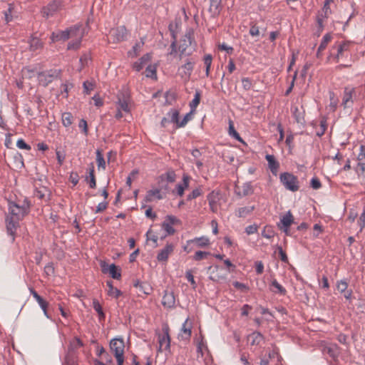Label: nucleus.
Wrapping results in <instances>:
<instances>
[{
	"mask_svg": "<svg viewBox=\"0 0 365 365\" xmlns=\"http://www.w3.org/2000/svg\"><path fill=\"white\" fill-rule=\"evenodd\" d=\"M110 349L116 359L118 365H123L124 362L125 344L122 338L113 339L110 342Z\"/></svg>",
	"mask_w": 365,
	"mask_h": 365,
	"instance_id": "nucleus-1",
	"label": "nucleus"
},
{
	"mask_svg": "<svg viewBox=\"0 0 365 365\" xmlns=\"http://www.w3.org/2000/svg\"><path fill=\"white\" fill-rule=\"evenodd\" d=\"M349 43L343 42L332 46L329 58H334L339 62L343 58L349 56Z\"/></svg>",
	"mask_w": 365,
	"mask_h": 365,
	"instance_id": "nucleus-2",
	"label": "nucleus"
},
{
	"mask_svg": "<svg viewBox=\"0 0 365 365\" xmlns=\"http://www.w3.org/2000/svg\"><path fill=\"white\" fill-rule=\"evenodd\" d=\"M280 182L284 187L292 192H296L299 189L298 178L292 173H283L279 176Z\"/></svg>",
	"mask_w": 365,
	"mask_h": 365,
	"instance_id": "nucleus-3",
	"label": "nucleus"
},
{
	"mask_svg": "<svg viewBox=\"0 0 365 365\" xmlns=\"http://www.w3.org/2000/svg\"><path fill=\"white\" fill-rule=\"evenodd\" d=\"M63 7V0H52L41 9V13L43 17L48 19L53 16L58 11L61 10Z\"/></svg>",
	"mask_w": 365,
	"mask_h": 365,
	"instance_id": "nucleus-4",
	"label": "nucleus"
},
{
	"mask_svg": "<svg viewBox=\"0 0 365 365\" xmlns=\"http://www.w3.org/2000/svg\"><path fill=\"white\" fill-rule=\"evenodd\" d=\"M61 71L60 69H51L43 71L38 75V81L43 86H47L54 80L60 78Z\"/></svg>",
	"mask_w": 365,
	"mask_h": 365,
	"instance_id": "nucleus-5",
	"label": "nucleus"
},
{
	"mask_svg": "<svg viewBox=\"0 0 365 365\" xmlns=\"http://www.w3.org/2000/svg\"><path fill=\"white\" fill-rule=\"evenodd\" d=\"M81 26H74L64 31H59L58 32H53L51 36L52 42L58 41L61 40L66 41L69 38H73L76 34V31L79 30Z\"/></svg>",
	"mask_w": 365,
	"mask_h": 365,
	"instance_id": "nucleus-6",
	"label": "nucleus"
},
{
	"mask_svg": "<svg viewBox=\"0 0 365 365\" xmlns=\"http://www.w3.org/2000/svg\"><path fill=\"white\" fill-rule=\"evenodd\" d=\"M158 349L159 352L169 350L170 347V338L169 335V328L168 326L163 327V333H158Z\"/></svg>",
	"mask_w": 365,
	"mask_h": 365,
	"instance_id": "nucleus-7",
	"label": "nucleus"
},
{
	"mask_svg": "<svg viewBox=\"0 0 365 365\" xmlns=\"http://www.w3.org/2000/svg\"><path fill=\"white\" fill-rule=\"evenodd\" d=\"M294 222V217L290 211L287 212L281 217L278 227L282 230L287 235H290L289 227Z\"/></svg>",
	"mask_w": 365,
	"mask_h": 365,
	"instance_id": "nucleus-8",
	"label": "nucleus"
},
{
	"mask_svg": "<svg viewBox=\"0 0 365 365\" xmlns=\"http://www.w3.org/2000/svg\"><path fill=\"white\" fill-rule=\"evenodd\" d=\"M221 197L222 195L220 190H212L207 195V199L209 202L210 210L212 212H217L218 208L220 205V201L221 200Z\"/></svg>",
	"mask_w": 365,
	"mask_h": 365,
	"instance_id": "nucleus-9",
	"label": "nucleus"
},
{
	"mask_svg": "<svg viewBox=\"0 0 365 365\" xmlns=\"http://www.w3.org/2000/svg\"><path fill=\"white\" fill-rule=\"evenodd\" d=\"M9 217L21 220L27 212L26 208L19 206L15 202H10L9 204Z\"/></svg>",
	"mask_w": 365,
	"mask_h": 365,
	"instance_id": "nucleus-10",
	"label": "nucleus"
},
{
	"mask_svg": "<svg viewBox=\"0 0 365 365\" xmlns=\"http://www.w3.org/2000/svg\"><path fill=\"white\" fill-rule=\"evenodd\" d=\"M179 222L180 220L176 217L173 215L166 216L164 222L162 223V228L166 232V235L164 236V237L167 235H173L175 232V229L173 228V225ZM162 238H163V237Z\"/></svg>",
	"mask_w": 365,
	"mask_h": 365,
	"instance_id": "nucleus-11",
	"label": "nucleus"
},
{
	"mask_svg": "<svg viewBox=\"0 0 365 365\" xmlns=\"http://www.w3.org/2000/svg\"><path fill=\"white\" fill-rule=\"evenodd\" d=\"M175 245L172 243H167L165 246L161 249L158 255L157 260L160 262L166 263L170 255L174 252Z\"/></svg>",
	"mask_w": 365,
	"mask_h": 365,
	"instance_id": "nucleus-12",
	"label": "nucleus"
},
{
	"mask_svg": "<svg viewBox=\"0 0 365 365\" xmlns=\"http://www.w3.org/2000/svg\"><path fill=\"white\" fill-rule=\"evenodd\" d=\"M192 323L187 318L182 325L180 333L178 334V339L182 341H189L192 334Z\"/></svg>",
	"mask_w": 365,
	"mask_h": 365,
	"instance_id": "nucleus-13",
	"label": "nucleus"
},
{
	"mask_svg": "<svg viewBox=\"0 0 365 365\" xmlns=\"http://www.w3.org/2000/svg\"><path fill=\"white\" fill-rule=\"evenodd\" d=\"M195 64V61L193 58L187 59L186 63L182 65L180 68V73L182 78L189 79L192 71Z\"/></svg>",
	"mask_w": 365,
	"mask_h": 365,
	"instance_id": "nucleus-14",
	"label": "nucleus"
},
{
	"mask_svg": "<svg viewBox=\"0 0 365 365\" xmlns=\"http://www.w3.org/2000/svg\"><path fill=\"white\" fill-rule=\"evenodd\" d=\"M337 290L344 295V297L350 300L352 297V290L347 289L348 282L346 279H341L336 282V284Z\"/></svg>",
	"mask_w": 365,
	"mask_h": 365,
	"instance_id": "nucleus-15",
	"label": "nucleus"
},
{
	"mask_svg": "<svg viewBox=\"0 0 365 365\" xmlns=\"http://www.w3.org/2000/svg\"><path fill=\"white\" fill-rule=\"evenodd\" d=\"M20 220L11 218L8 217L6 218V230L7 233L11 237V241L14 240L15 234L19 227V222Z\"/></svg>",
	"mask_w": 365,
	"mask_h": 365,
	"instance_id": "nucleus-16",
	"label": "nucleus"
},
{
	"mask_svg": "<svg viewBox=\"0 0 365 365\" xmlns=\"http://www.w3.org/2000/svg\"><path fill=\"white\" fill-rule=\"evenodd\" d=\"M354 93H355V90L354 88H351V87L345 88L344 91L343 99H342V105L345 108L349 107L353 104V103H354L353 95L354 94Z\"/></svg>",
	"mask_w": 365,
	"mask_h": 365,
	"instance_id": "nucleus-17",
	"label": "nucleus"
},
{
	"mask_svg": "<svg viewBox=\"0 0 365 365\" xmlns=\"http://www.w3.org/2000/svg\"><path fill=\"white\" fill-rule=\"evenodd\" d=\"M162 304L164 307L171 309L175 307V297L172 292L165 291L162 299Z\"/></svg>",
	"mask_w": 365,
	"mask_h": 365,
	"instance_id": "nucleus-18",
	"label": "nucleus"
},
{
	"mask_svg": "<svg viewBox=\"0 0 365 365\" xmlns=\"http://www.w3.org/2000/svg\"><path fill=\"white\" fill-rule=\"evenodd\" d=\"M102 270L103 272H108L110 277L115 279H119L121 277L120 269L115 264L103 265Z\"/></svg>",
	"mask_w": 365,
	"mask_h": 365,
	"instance_id": "nucleus-19",
	"label": "nucleus"
},
{
	"mask_svg": "<svg viewBox=\"0 0 365 365\" xmlns=\"http://www.w3.org/2000/svg\"><path fill=\"white\" fill-rule=\"evenodd\" d=\"M83 36V31L81 28V26L79 28V30L76 31V34L74 35L73 38H75V40L71 41L68 44V49L69 50H76L80 47L81 39Z\"/></svg>",
	"mask_w": 365,
	"mask_h": 365,
	"instance_id": "nucleus-20",
	"label": "nucleus"
},
{
	"mask_svg": "<svg viewBox=\"0 0 365 365\" xmlns=\"http://www.w3.org/2000/svg\"><path fill=\"white\" fill-rule=\"evenodd\" d=\"M322 351L333 359L336 358L339 354V347L336 344H327L323 347Z\"/></svg>",
	"mask_w": 365,
	"mask_h": 365,
	"instance_id": "nucleus-21",
	"label": "nucleus"
},
{
	"mask_svg": "<svg viewBox=\"0 0 365 365\" xmlns=\"http://www.w3.org/2000/svg\"><path fill=\"white\" fill-rule=\"evenodd\" d=\"M151 61V56L150 53H146L142 56L138 61L133 64V68L136 71H140L143 68L144 66L149 65L148 63Z\"/></svg>",
	"mask_w": 365,
	"mask_h": 365,
	"instance_id": "nucleus-22",
	"label": "nucleus"
},
{
	"mask_svg": "<svg viewBox=\"0 0 365 365\" xmlns=\"http://www.w3.org/2000/svg\"><path fill=\"white\" fill-rule=\"evenodd\" d=\"M190 177L187 175H184L182 177V182L178 184L176 186L177 193L179 196H182L184 191L189 186Z\"/></svg>",
	"mask_w": 365,
	"mask_h": 365,
	"instance_id": "nucleus-23",
	"label": "nucleus"
},
{
	"mask_svg": "<svg viewBox=\"0 0 365 365\" xmlns=\"http://www.w3.org/2000/svg\"><path fill=\"white\" fill-rule=\"evenodd\" d=\"M263 336L261 333L255 331L248 336V341L251 346L259 345L263 341Z\"/></svg>",
	"mask_w": 365,
	"mask_h": 365,
	"instance_id": "nucleus-24",
	"label": "nucleus"
},
{
	"mask_svg": "<svg viewBox=\"0 0 365 365\" xmlns=\"http://www.w3.org/2000/svg\"><path fill=\"white\" fill-rule=\"evenodd\" d=\"M265 158L268 163V165H269L270 170L272 171V173L273 174L276 175L277 173V170L279 169V163L275 160L274 156L272 155L268 154L265 156Z\"/></svg>",
	"mask_w": 365,
	"mask_h": 365,
	"instance_id": "nucleus-25",
	"label": "nucleus"
},
{
	"mask_svg": "<svg viewBox=\"0 0 365 365\" xmlns=\"http://www.w3.org/2000/svg\"><path fill=\"white\" fill-rule=\"evenodd\" d=\"M197 351L200 353L202 356L206 351H208L207 346L204 337L202 334L200 335L198 338H197Z\"/></svg>",
	"mask_w": 365,
	"mask_h": 365,
	"instance_id": "nucleus-26",
	"label": "nucleus"
},
{
	"mask_svg": "<svg viewBox=\"0 0 365 365\" xmlns=\"http://www.w3.org/2000/svg\"><path fill=\"white\" fill-rule=\"evenodd\" d=\"M179 114H180V112L178 109L172 108L170 110V111L166 115L167 117L168 118V119L170 120V121L171 123H173L175 124V127L177 128H178V123H180Z\"/></svg>",
	"mask_w": 365,
	"mask_h": 365,
	"instance_id": "nucleus-27",
	"label": "nucleus"
},
{
	"mask_svg": "<svg viewBox=\"0 0 365 365\" xmlns=\"http://www.w3.org/2000/svg\"><path fill=\"white\" fill-rule=\"evenodd\" d=\"M163 198V196L161 195L160 190L159 189H154L150 190L148 191L146 196H145V200L147 202H151L154 200L155 199L160 200Z\"/></svg>",
	"mask_w": 365,
	"mask_h": 365,
	"instance_id": "nucleus-28",
	"label": "nucleus"
},
{
	"mask_svg": "<svg viewBox=\"0 0 365 365\" xmlns=\"http://www.w3.org/2000/svg\"><path fill=\"white\" fill-rule=\"evenodd\" d=\"M106 284L108 287V289L107 290V294L110 297L117 299L121 295L122 292H120V290H119L116 287H114L113 286V282L111 281H108Z\"/></svg>",
	"mask_w": 365,
	"mask_h": 365,
	"instance_id": "nucleus-29",
	"label": "nucleus"
},
{
	"mask_svg": "<svg viewBox=\"0 0 365 365\" xmlns=\"http://www.w3.org/2000/svg\"><path fill=\"white\" fill-rule=\"evenodd\" d=\"M255 210L254 206H247V207H240L236 210L235 215L238 217H245L250 214L252 213V212Z\"/></svg>",
	"mask_w": 365,
	"mask_h": 365,
	"instance_id": "nucleus-30",
	"label": "nucleus"
},
{
	"mask_svg": "<svg viewBox=\"0 0 365 365\" xmlns=\"http://www.w3.org/2000/svg\"><path fill=\"white\" fill-rule=\"evenodd\" d=\"M182 43H181L179 46V51L180 52V57L184 55L186 52V49L191 44V37L190 35H185L183 39L182 40Z\"/></svg>",
	"mask_w": 365,
	"mask_h": 365,
	"instance_id": "nucleus-31",
	"label": "nucleus"
},
{
	"mask_svg": "<svg viewBox=\"0 0 365 365\" xmlns=\"http://www.w3.org/2000/svg\"><path fill=\"white\" fill-rule=\"evenodd\" d=\"M192 242H195L200 247H204L209 245L210 240L207 237H200L187 241V245Z\"/></svg>",
	"mask_w": 365,
	"mask_h": 365,
	"instance_id": "nucleus-32",
	"label": "nucleus"
},
{
	"mask_svg": "<svg viewBox=\"0 0 365 365\" xmlns=\"http://www.w3.org/2000/svg\"><path fill=\"white\" fill-rule=\"evenodd\" d=\"M271 290L277 294H280L281 295H285L287 291L285 288H284L276 279L272 280L271 283Z\"/></svg>",
	"mask_w": 365,
	"mask_h": 365,
	"instance_id": "nucleus-33",
	"label": "nucleus"
},
{
	"mask_svg": "<svg viewBox=\"0 0 365 365\" xmlns=\"http://www.w3.org/2000/svg\"><path fill=\"white\" fill-rule=\"evenodd\" d=\"M135 287L138 288L140 292L144 293L146 295H149L151 294L153 288L152 287L145 282H139L135 284Z\"/></svg>",
	"mask_w": 365,
	"mask_h": 365,
	"instance_id": "nucleus-34",
	"label": "nucleus"
},
{
	"mask_svg": "<svg viewBox=\"0 0 365 365\" xmlns=\"http://www.w3.org/2000/svg\"><path fill=\"white\" fill-rule=\"evenodd\" d=\"M29 291L41 308H44L46 306H48V303L45 301L33 288H29Z\"/></svg>",
	"mask_w": 365,
	"mask_h": 365,
	"instance_id": "nucleus-35",
	"label": "nucleus"
},
{
	"mask_svg": "<svg viewBox=\"0 0 365 365\" xmlns=\"http://www.w3.org/2000/svg\"><path fill=\"white\" fill-rule=\"evenodd\" d=\"M93 307L94 310L98 313L99 320H103L105 319V314L103 311V308L97 299L93 300Z\"/></svg>",
	"mask_w": 365,
	"mask_h": 365,
	"instance_id": "nucleus-36",
	"label": "nucleus"
},
{
	"mask_svg": "<svg viewBox=\"0 0 365 365\" xmlns=\"http://www.w3.org/2000/svg\"><path fill=\"white\" fill-rule=\"evenodd\" d=\"M30 48L32 51H36L40 49L43 46V43L41 40L36 37H33L29 41Z\"/></svg>",
	"mask_w": 365,
	"mask_h": 365,
	"instance_id": "nucleus-37",
	"label": "nucleus"
},
{
	"mask_svg": "<svg viewBox=\"0 0 365 365\" xmlns=\"http://www.w3.org/2000/svg\"><path fill=\"white\" fill-rule=\"evenodd\" d=\"M200 91H196L194 96V98L192 101L190 103V107L191 110V113H194L196 110V108L200 103Z\"/></svg>",
	"mask_w": 365,
	"mask_h": 365,
	"instance_id": "nucleus-38",
	"label": "nucleus"
},
{
	"mask_svg": "<svg viewBox=\"0 0 365 365\" xmlns=\"http://www.w3.org/2000/svg\"><path fill=\"white\" fill-rule=\"evenodd\" d=\"M229 135L235 138V140L243 142L242 138L240 137V134L236 131L235 129L234 125L232 121L230 120L229 122V130H228Z\"/></svg>",
	"mask_w": 365,
	"mask_h": 365,
	"instance_id": "nucleus-39",
	"label": "nucleus"
},
{
	"mask_svg": "<svg viewBox=\"0 0 365 365\" xmlns=\"http://www.w3.org/2000/svg\"><path fill=\"white\" fill-rule=\"evenodd\" d=\"M96 162L98 169H106V160L101 150H96Z\"/></svg>",
	"mask_w": 365,
	"mask_h": 365,
	"instance_id": "nucleus-40",
	"label": "nucleus"
},
{
	"mask_svg": "<svg viewBox=\"0 0 365 365\" xmlns=\"http://www.w3.org/2000/svg\"><path fill=\"white\" fill-rule=\"evenodd\" d=\"M88 180L89 187L91 188H95L96 187V181L94 175V166L91 164V167L89 170V176L86 178Z\"/></svg>",
	"mask_w": 365,
	"mask_h": 365,
	"instance_id": "nucleus-41",
	"label": "nucleus"
},
{
	"mask_svg": "<svg viewBox=\"0 0 365 365\" xmlns=\"http://www.w3.org/2000/svg\"><path fill=\"white\" fill-rule=\"evenodd\" d=\"M204 63H205V74H206V76H209L210 75V67H211V65H212V55L210 54H207L204 56Z\"/></svg>",
	"mask_w": 365,
	"mask_h": 365,
	"instance_id": "nucleus-42",
	"label": "nucleus"
},
{
	"mask_svg": "<svg viewBox=\"0 0 365 365\" xmlns=\"http://www.w3.org/2000/svg\"><path fill=\"white\" fill-rule=\"evenodd\" d=\"M73 123V115L71 113H63L62 114V123L65 127H69Z\"/></svg>",
	"mask_w": 365,
	"mask_h": 365,
	"instance_id": "nucleus-43",
	"label": "nucleus"
},
{
	"mask_svg": "<svg viewBox=\"0 0 365 365\" xmlns=\"http://www.w3.org/2000/svg\"><path fill=\"white\" fill-rule=\"evenodd\" d=\"M145 76L148 78H156V67L153 65L149 64L146 66Z\"/></svg>",
	"mask_w": 365,
	"mask_h": 365,
	"instance_id": "nucleus-44",
	"label": "nucleus"
},
{
	"mask_svg": "<svg viewBox=\"0 0 365 365\" xmlns=\"http://www.w3.org/2000/svg\"><path fill=\"white\" fill-rule=\"evenodd\" d=\"M263 237L272 239L274 236V232L271 226H265L262 232Z\"/></svg>",
	"mask_w": 365,
	"mask_h": 365,
	"instance_id": "nucleus-45",
	"label": "nucleus"
},
{
	"mask_svg": "<svg viewBox=\"0 0 365 365\" xmlns=\"http://www.w3.org/2000/svg\"><path fill=\"white\" fill-rule=\"evenodd\" d=\"M113 33L116 36V40L119 41L123 40L126 35V29L125 27L121 26L114 30Z\"/></svg>",
	"mask_w": 365,
	"mask_h": 365,
	"instance_id": "nucleus-46",
	"label": "nucleus"
},
{
	"mask_svg": "<svg viewBox=\"0 0 365 365\" xmlns=\"http://www.w3.org/2000/svg\"><path fill=\"white\" fill-rule=\"evenodd\" d=\"M355 171L359 178L365 179V163H358L355 168Z\"/></svg>",
	"mask_w": 365,
	"mask_h": 365,
	"instance_id": "nucleus-47",
	"label": "nucleus"
},
{
	"mask_svg": "<svg viewBox=\"0 0 365 365\" xmlns=\"http://www.w3.org/2000/svg\"><path fill=\"white\" fill-rule=\"evenodd\" d=\"M332 37L331 36V34H325L322 39V41L320 43V45H319V51H324L326 47L327 46L328 43L331 41Z\"/></svg>",
	"mask_w": 365,
	"mask_h": 365,
	"instance_id": "nucleus-48",
	"label": "nucleus"
},
{
	"mask_svg": "<svg viewBox=\"0 0 365 365\" xmlns=\"http://www.w3.org/2000/svg\"><path fill=\"white\" fill-rule=\"evenodd\" d=\"M292 114L298 123H304V116L297 107L292 108Z\"/></svg>",
	"mask_w": 365,
	"mask_h": 365,
	"instance_id": "nucleus-49",
	"label": "nucleus"
},
{
	"mask_svg": "<svg viewBox=\"0 0 365 365\" xmlns=\"http://www.w3.org/2000/svg\"><path fill=\"white\" fill-rule=\"evenodd\" d=\"M146 238H147V241H152L153 243V247H156L158 246V236H156L155 235H154L151 230V229H150L147 233H146Z\"/></svg>",
	"mask_w": 365,
	"mask_h": 365,
	"instance_id": "nucleus-50",
	"label": "nucleus"
},
{
	"mask_svg": "<svg viewBox=\"0 0 365 365\" xmlns=\"http://www.w3.org/2000/svg\"><path fill=\"white\" fill-rule=\"evenodd\" d=\"M48 193V190L46 187H42L40 188H38L34 192L35 197H38V199L43 200L45 198L46 194Z\"/></svg>",
	"mask_w": 365,
	"mask_h": 365,
	"instance_id": "nucleus-51",
	"label": "nucleus"
},
{
	"mask_svg": "<svg viewBox=\"0 0 365 365\" xmlns=\"http://www.w3.org/2000/svg\"><path fill=\"white\" fill-rule=\"evenodd\" d=\"M253 187L251 182H245L242 185V193L245 196L252 194Z\"/></svg>",
	"mask_w": 365,
	"mask_h": 365,
	"instance_id": "nucleus-52",
	"label": "nucleus"
},
{
	"mask_svg": "<svg viewBox=\"0 0 365 365\" xmlns=\"http://www.w3.org/2000/svg\"><path fill=\"white\" fill-rule=\"evenodd\" d=\"M83 92L86 94H89L91 91L94 89V83L91 81H84L83 83Z\"/></svg>",
	"mask_w": 365,
	"mask_h": 365,
	"instance_id": "nucleus-53",
	"label": "nucleus"
},
{
	"mask_svg": "<svg viewBox=\"0 0 365 365\" xmlns=\"http://www.w3.org/2000/svg\"><path fill=\"white\" fill-rule=\"evenodd\" d=\"M143 44V42L142 43H136L135 46H133L132 51H130L128 52V55L130 57H133V58L137 56V55H138L139 51L140 50Z\"/></svg>",
	"mask_w": 365,
	"mask_h": 365,
	"instance_id": "nucleus-54",
	"label": "nucleus"
},
{
	"mask_svg": "<svg viewBox=\"0 0 365 365\" xmlns=\"http://www.w3.org/2000/svg\"><path fill=\"white\" fill-rule=\"evenodd\" d=\"M358 163H365V145H361L359 147V153L357 155Z\"/></svg>",
	"mask_w": 365,
	"mask_h": 365,
	"instance_id": "nucleus-55",
	"label": "nucleus"
},
{
	"mask_svg": "<svg viewBox=\"0 0 365 365\" xmlns=\"http://www.w3.org/2000/svg\"><path fill=\"white\" fill-rule=\"evenodd\" d=\"M185 277H186L187 281L191 284L192 288L195 289L197 287V284L194 279V276L192 274V272L190 270H188L185 272Z\"/></svg>",
	"mask_w": 365,
	"mask_h": 365,
	"instance_id": "nucleus-56",
	"label": "nucleus"
},
{
	"mask_svg": "<svg viewBox=\"0 0 365 365\" xmlns=\"http://www.w3.org/2000/svg\"><path fill=\"white\" fill-rule=\"evenodd\" d=\"M118 109L125 112H129V106L126 100H120L118 101Z\"/></svg>",
	"mask_w": 365,
	"mask_h": 365,
	"instance_id": "nucleus-57",
	"label": "nucleus"
},
{
	"mask_svg": "<svg viewBox=\"0 0 365 365\" xmlns=\"http://www.w3.org/2000/svg\"><path fill=\"white\" fill-rule=\"evenodd\" d=\"M16 146L19 149H24V150H30L31 148V146L29 145H28L27 143H26V142L23 139H19L17 140Z\"/></svg>",
	"mask_w": 365,
	"mask_h": 365,
	"instance_id": "nucleus-58",
	"label": "nucleus"
},
{
	"mask_svg": "<svg viewBox=\"0 0 365 365\" xmlns=\"http://www.w3.org/2000/svg\"><path fill=\"white\" fill-rule=\"evenodd\" d=\"M193 113H191V111L188 113H187L183 119L182 120H180V123H178V128H182L185 126V125L187 123V122L191 119V115Z\"/></svg>",
	"mask_w": 365,
	"mask_h": 365,
	"instance_id": "nucleus-59",
	"label": "nucleus"
},
{
	"mask_svg": "<svg viewBox=\"0 0 365 365\" xmlns=\"http://www.w3.org/2000/svg\"><path fill=\"white\" fill-rule=\"evenodd\" d=\"M332 0H326L323 6V11L324 12V18H327L329 13H331L329 4L332 2Z\"/></svg>",
	"mask_w": 365,
	"mask_h": 365,
	"instance_id": "nucleus-60",
	"label": "nucleus"
},
{
	"mask_svg": "<svg viewBox=\"0 0 365 365\" xmlns=\"http://www.w3.org/2000/svg\"><path fill=\"white\" fill-rule=\"evenodd\" d=\"M221 4V0H210V10L217 11Z\"/></svg>",
	"mask_w": 365,
	"mask_h": 365,
	"instance_id": "nucleus-61",
	"label": "nucleus"
},
{
	"mask_svg": "<svg viewBox=\"0 0 365 365\" xmlns=\"http://www.w3.org/2000/svg\"><path fill=\"white\" fill-rule=\"evenodd\" d=\"M201 195V190L199 188L195 189L192 191V192L187 196V200H191L192 199L197 198Z\"/></svg>",
	"mask_w": 365,
	"mask_h": 365,
	"instance_id": "nucleus-62",
	"label": "nucleus"
},
{
	"mask_svg": "<svg viewBox=\"0 0 365 365\" xmlns=\"http://www.w3.org/2000/svg\"><path fill=\"white\" fill-rule=\"evenodd\" d=\"M311 187L314 190H318L322 187L319 180L317 178H313L311 180Z\"/></svg>",
	"mask_w": 365,
	"mask_h": 365,
	"instance_id": "nucleus-63",
	"label": "nucleus"
},
{
	"mask_svg": "<svg viewBox=\"0 0 365 365\" xmlns=\"http://www.w3.org/2000/svg\"><path fill=\"white\" fill-rule=\"evenodd\" d=\"M108 202L106 201H103L102 202H100L97 207H96V210L95 211L96 213H98V212H101L103 211H104L107 207H108Z\"/></svg>",
	"mask_w": 365,
	"mask_h": 365,
	"instance_id": "nucleus-64",
	"label": "nucleus"
}]
</instances>
